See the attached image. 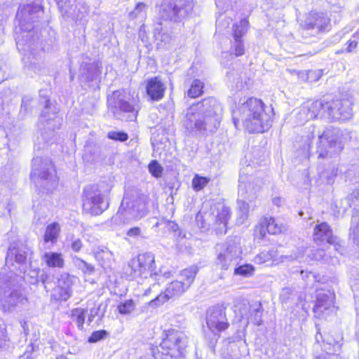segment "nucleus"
I'll return each instance as SVG.
<instances>
[{
    "instance_id": "f257e3e1",
    "label": "nucleus",
    "mask_w": 359,
    "mask_h": 359,
    "mask_svg": "<svg viewBox=\"0 0 359 359\" xmlns=\"http://www.w3.org/2000/svg\"><path fill=\"white\" fill-rule=\"evenodd\" d=\"M42 8L37 4L20 6L17 12L15 19L18 26L15 29L16 46L18 50L23 55L22 60L25 66L35 74L44 69L43 61V49L34 28L35 23L43 15Z\"/></svg>"
},
{
    "instance_id": "f03ea898",
    "label": "nucleus",
    "mask_w": 359,
    "mask_h": 359,
    "mask_svg": "<svg viewBox=\"0 0 359 359\" xmlns=\"http://www.w3.org/2000/svg\"><path fill=\"white\" fill-rule=\"evenodd\" d=\"M222 115L220 103L214 97H208L189 107L182 123L187 135L197 137L215 133Z\"/></svg>"
},
{
    "instance_id": "7ed1b4c3",
    "label": "nucleus",
    "mask_w": 359,
    "mask_h": 359,
    "mask_svg": "<svg viewBox=\"0 0 359 359\" xmlns=\"http://www.w3.org/2000/svg\"><path fill=\"white\" fill-rule=\"evenodd\" d=\"M240 121L250 133H264L272 123L269 116L264 112L262 101L255 97L248 98L233 111V122L236 128Z\"/></svg>"
},
{
    "instance_id": "20e7f679",
    "label": "nucleus",
    "mask_w": 359,
    "mask_h": 359,
    "mask_svg": "<svg viewBox=\"0 0 359 359\" xmlns=\"http://www.w3.org/2000/svg\"><path fill=\"white\" fill-rule=\"evenodd\" d=\"M351 103L348 100H337L331 102L316 100L309 105L302 107L299 116L302 123L316 118L318 115L334 121H344L352 115Z\"/></svg>"
},
{
    "instance_id": "39448f33",
    "label": "nucleus",
    "mask_w": 359,
    "mask_h": 359,
    "mask_svg": "<svg viewBox=\"0 0 359 359\" xmlns=\"http://www.w3.org/2000/svg\"><path fill=\"white\" fill-rule=\"evenodd\" d=\"M111 188L105 183L87 186L83 191V210L92 215H99L109 208Z\"/></svg>"
},
{
    "instance_id": "423d86ee",
    "label": "nucleus",
    "mask_w": 359,
    "mask_h": 359,
    "mask_svg": "<svg viewBox=\"0 0 359 359\" xmlns=\"http://www.w3.org/2000/svg\"><path fill=\"white\" fill-rule=\"evenodd\" d=\"M147 197L145 195H139L131 201H128L124 197L117 213L111 219V225L126 224L133 219L143 217L147 212Z\"/></svg>"
},
{
    "instance_id": "0eeeda50",
    "label": "nucleus",
    "mask_w": 359,
    "mask_h": 359,
    "mask_svg": "<svg viewBox=\"0 0 359 359\" xmlns=\"http://www.w3.org/2000/svg\"><path fill=\"white\" fill-rule=\"evenodd\" d=\"M318 158H330L337 156L344 149L343 135L337 128H327L318 135L316 143Z\"/></svg>"
},
{
    "instance_id": "6e6552de",
    "label": "nucleus",
    "mask_w": 359,
    "mask_h": 359,
    "mask_svg": "<svg viewBox=\"0 0 359 359\" xmlns=\"http://www.w3.org/2000/svg\"><path fill=\"white\" fill-rule=\"evenodd\" d=\"M31 180L36 186L43 187L47 191L50 190L57 184L56 172L50 158L34 157L32 159Z\"/></svg>"
},
{
    "instance_id": "1a4fd4ad",
    "label": "nucleus",
    "mask_w": 359,
    "mask_h": 359,
    "mask_svg": "<svg viewBox=\"0 0 359 359\" xmlns=\"http://www.w3.org/2000/svg\"><path fill=\"white\" fill-rule=\"evenodd\" d=\"M126 274L130 280L137 278H151L157 276L154 255L151 252L139 254L130 260L126 269Z\"/></svg>"
},
{
    "instance_id": "9d476101",
    "label": "nucleus",
    "mask_w": 359,
    "mask_h": 359,
    "mask_svg": "<svg viewBox=\"0 0 359 359\" xmlns=\"http://www.w3.org/2000/svg\"><path fill=\"white\" fill-rule=\"evenodd\" d=\"M217 265L222 270H228L238 264L242 253L238 237H229L223 243L217 245Z\"/></svg>"
},
{
    "instance_id": "9b49d317",
    "label": "nucleus",
    "mask_w": 359,
    "mask_h": 359,
    "mask_svg": "<svg viewBox=\"0 0 359 359\" xmlns=\"http://www.w3.org/2000/svg\"><path fill=\"white\" fill-rule=\"evenodd\" d=\"M107 104L109 111L117 119L131 121L137 118L138 109L127 100L122 90H114L108 95Z\"/></svg>"
},
{
    "instance_id": "f8f14e48",
    "label": "nucleus",
    "mask_w": 359,
    "mask_h": 359,
    "mask_svg": "<svg viewBox=\"0 0 359 359\" xmlns=\"http://www.w3.org/2000/svg\"><path fill=\"white\" fill-rule=\"evenodd\" d=\"M192 0H164L160 10L161 18L177 22L187 17L193 10Z\"/></svg>"
},
{
    "instance_id": "ddd939ff",
    "label": "nucleus",
    "mask_w": 359,
    "mask_h": 359,
    "mask_svg": "<svg viewBox=\"0 0 359 359\" xmlns=\"http://www.w3.org/2000/svg\"><path fill=\"white\" fill-rule=\"evenodd\" d=\"M28 298L21 288L9 287L0 295V306L4 312L20 311L28 305Z\"/></svg>"
},
{
    "instance_id": "4468645a",
    "label": "nucleus",
    "mask_w": 359,
    "mask_h": 359,
    "mask_svg": "<svg viewBox=\"0 0 359 359\" xmlns=\"http://www.w3.org/2000/svg\"><path fill=\"white\" fill-rule=\"evenodd\" d=\"M165 337L161 343L162 350H168L178 355H185L188 337L182 331L170 329L165 331Z\"/></svg>"
},
{
    "instance_id": "2eb2a0df",
    "label": "nucleus",
    "mask_w": 359,
    "mask_h": 359,
    "mask_svg": "<svg viewBox=\"0 0 359 359\" xmlns=\"http://www.w3.org/2000/svg\"><path fill=\"white\" fill-rule=\"evenodd\" d=\"M56 286L53 289L51 298L57 301H67L72 295V287L76 282V277L62 272L57 277Z\"/></svg>"
},
{
    "instance_id": "dca6fc26",
    "label": "nucleus",
    "mask_w": 359,
    "mask_h": 359,
    "mask_svg": "<svg viewBox=\"0 0 359 359\" xmlns=\"http://www.w3.org/2000/svg\"><path fill=\"white\" fill-rule=\"evenodd\" d=\"M43 99L45 105L40 116V122L50 130L49 136H52L55 129H58L61 126L62 118L56 116L57 109L55 106L52 107L50 100L46 97ZM41 135L46 142L50 141V137H46L43 133Z\"/></svg>"
},
{
    "instance_id": "f3484780",
    "label": "nucleus",
    "mask_w": 359,
    "mask_h": 359,
    "mask_svg": "<svg viewBox=\"0 0 359 359\" xmlns=\"http://www.w3.org/2000/svg\"><path fill=\"white\" fill-rule=\"evenodd\" d=\"M206 323L212 332L226 330L229 323L226 316V307L217 304L210 308L207 311Z\"/></svg>"
},
{
    "instance_id": "a211bd4d",
    "label": "nucleus",
    "mask_w": 359,
    "mask_h": 359,
    "mask_svg": "<svg viewBox=\"0 0 359 359\" xmlns=\"http://www.w3.org/2000/svg\"><path fill=\"white\" fill-rule=\"evenodd\" d=\"M262 187V181L253 176H248L243 173L240 175L238 185V197L253 201Z\"/></svg>"
},
{
    "instance_id": "6ab92c4d",
    "label": "nucleus",
    "mask_w": 359,
    "mask_h": 359,
    "mask_svg": "<svg viewBox=\"0 0 359 359\" xmlns=\"http://www.w3.org/2000/svg\"><path fill=\"white\" fill-rule=\"evenodd\" d=\"M187 290V288L182 284V280H174L167 285L163 292H161L160 294L151 299L149 305L152 308L158 307L172 298L181 296Z\"/></svg>"
},
{
    "instance_id": "aec40b11",
    "label": "nucleus",
    "mask_w": 359,
    "mask_h": 359,
    "mask_svg": "<svg viewBox=\"0 0 359 359\" xmlns=\"http://www.w3.org/2000/svg\"><path fill=\"white\" fill-rule=\"evenodd\" d=\"M334 293L328 290H318L316 304L313 309L315 316L323 318L333 311L334 309Z\"/></svg>"
},
{
    "instance_id": "412c9836",
    "label": "nucleus",
    "mask_w": 359,
    "mask_h": 359,
    "mask_svg": "<svg viewBox=\"0 0 359 359\" xmlns=\"http://www.w3.org/2000/svg\"><path fill=\"white\" fill-rule=\"evenodd\" d=\"M248 26V21L245 18L242 19L239 23H236L233 25V41L232 42L231 47V53L230 54L228 53H223V58L228 55L232 56V54L236 57L244 54L245 48L242 41V37L247 32Z\"/></svg>"
},
{
    "instance_id": "4be33fe9",
    "label": "nucleus",
    "mask_w": 359,
    "mask_h": 359,
    "mask_svg": "<svg viewBox=\"0 0 359 359\" xmlns=\"http://www.w3.org/2000/svg\"><path fill=\"white\" fill-rule=\"evenodd\" d=\"M328 18L322 14L313 13L306 18L303 26V35H315L320 32H325L328 25Z\"/></svg>"
},
{
    "instance_id": "5701e85b",
    "label": "nucleus",
    "mask_w": 359,
    "mask_h": 359,
    "mask_svg": "<svg viewBox=\"0 0 359 359\" xmlns=\"http://www.w3.org/2000/svg\"><path fill=\"white\" fill-rule=\"evenodd\" d=\"M313 240L318 245L324 241L332 244L337 251H339L341 248L340 245L336 242L337 237L333 236L332 231L327 222H321L316 225L313 230Z\"/></svg>"
},
{
    "instance_id": "b1692460",
    "label": "nucleus",
    "mask_w": 359,
    "mask_h": 359,
    "mask_svg": "<svg viewBox=\"0 0 359 359\" xmlns=\"http://www.w3.org/2000/svg\"><path fill=\"white\" fill-rule=\"evenodd\" d=\"M101 67L98 62L90 60L83 61L79 67V79L81 83H88L98 79Z\"/></svg>"
},
{
    "instance_id": "393cba45",
    "label": "nucleus",
    "mask_w": 359,
    "mask_h": 359,
    "mask_svg": "<svg viewBox=\"0 0 359 359\" xmlns=\"http://www.w3.org/2000/svg\"><path fill=\"white\" fill-rule=\"evenodd\" d=\"M215 224L222 225L220 231L226 228L228 220L231 217L230 208L222 203H218L211 208V212L207 215Z\"/></svg>"
},
{
    "instance_id": "a878e982",
    "label": "nucleus",
    "mask_w": 359,
    "mask_h": 359,
    "mask_svg": "<svg viewBox=\"0 0 359 359\" xmlns=\"http://www.w3.org/2000/svg\"><path fill=\"white\" fill-rule=\"evenodd\" d=\"M31 254L30 248L26 245H11L8 250L6 262L14 260L17 264L22 265L26 264L27 257Z\"/></svg>"
},
{
    "instance_id": "bb28decb",
    "label": "nucleus",
    "mask_w": 359,
    "mask_h": 359,
    "mask_svg": "<svg viewBox=\"0 0 359 359\" xmlns=\"http://www.w3.org/2000/svg\"><path fill=\"white\" fill-rule=\"evenodd\" d=\"M165 90V85L158 77L154 76L147 80L146 92L152 101L161 100L164 96Z\"/></svg>"
},
{
    "instance_id": "cd10ccee",
    "label": "nucleus",
    "mask_w": 359,
    "mask_h": 359,
    "mask_svg": "<svg viewBox=\"0 0 359 359\" xmlns=\"http://www.w3.org/2000/svg\"><path fill=\"white\" fill-rule=\"evenodd\" d=\"M62 10L76 22L82 21L89 13V7L83 1H79L74 6L65 1Z\"/></svg>"
},
{
    "instance_id": "c85d7f7f",
    "label": "nucleus",
    "mask_w": 359,
    "mask_h": 359,
    "mask_svg": "<svg viewBox=\"0 0 359 359\" xmlns=\"http://www.w3.org/2000/svg\"><path fill=\"white\" fill-rule=\"evenodd\" d=\"M41 260L50 268L62 269L65 265L62 255L58 252H45L41 257Z\"/></svg>"
},
{
    "instance_id": "c756f323",
    "label": "nucleus",
    "mask_w": 359,
    "mask_h": 359,
    "mask_svg": "<svg viewBox=\"0 0 359 359\" xmlns=\"http://www.w3.org/2000/svg\"><path fill=\"white\" fill-rule=\"evenodd\" d=\"M93 253L96 260L103 268L109 266L113 259V253L106 247L98 246L94 249Z\"/></svg>"
},
{
    "instance_id": "7c9ffc66",
    "label": "nucleus",
    "mask_w": 359,
    "mask_h": 359,
    "mask_svg": "<svg viewBox=\"0 0 359 359\" xmlns=\"http://www.w3.org/2000/svg\"><path fill=\"white\" fill-rule=\"evenodd\" d=\"M249 305V316L248 318L255 325H261L262 324V313L263 309L262 304L259 302H253Z\"/></svg>"
},
{
    "instance_id": "2f4dec72",
    "label": "nucleus",
    "mask_w": 359,
    "mask_h": 359,
    "mask_svg": "<svg viewBox=\"0 0 359 359\" xmlns=\"http://www.w3.org/2000/svg\"><path fill=\"white\" fill-rule=\"evenodd\" d=\"M198 272V268L195 265H192L180 272L179 280H182V284L188 290L194 283Z\"/></svg>"
},
{
    "instance_id": "473e14b6",
    "label": "nucleus",
    "mask_w": 359,
    "mask_h": 359,
    "mask_svg": "<svg viewBox=\"0 0 359 359\" xmlns=\"http://www.w3.org/2000/svg\"><path fill=\"white\" fill-rule=\"evenodd\" d=\"M227 81L231 84L232 90L239 91L244 87V83L241 79V75L234 69L228 71L226 74Z\"/></svg>"
},
{
    "instance_id": "72a5a7b5",
    "label": "nucleus",
    "mask_w": 359,
    "mask_h": 359,
    "mask_svg": "<svg viewBox=\"0 0 359 359\" xmlns=\"http://www.w3.org/2000/svg\"><path fill=\"white\" fill-rule=\"evenodd\" d=\"M60 231V227L58 223L53 222L49 224L46 229L44 234V242L48 243L50 242L52 244L56 243L59 233Z\"/></svg>"
},
{
    "instance_id": "f704fd0d",
    "label": "nucleus",
    "mask_w": 359,
    "mask_h": 359,
    "mask_svg": "<svg viewBox=\"0 0 359 359\" xmlns=\"http://www.w3.org/2000/svg\"><path fill=\"white\" fill-rule=\"evenodd\" d=\"M87 309L76 308L71 311V318L76 323L78 328L81 330L83 328V324L87 314Z\"/></svg>"
},
{
    "instance_id": "c9c22d12",
    "label": "nucleus",
    "mask_w": 359,
    "mask_h": 359,
    "mask_svg": "<svg viewBox=\"0 0 359 359\" xmlns=\"http://www.w3.org/2000/svg\"><path fill=\"white\" fill-rule=\"evenodd\" d=\"M278 252L275 249H271L269 251H263L257 255L254 261L256 264H262L269 261L273 260L278 261Z\"/></svg>"
},
{
    "instance_id": "e433bc0d",
    "label": "nucleus",
    "mask_w": 359,
    "mask_h": 359,
    "mask_svg": "<svg viewBox=\"0 0 359 359\" xmlns=\"http://www.w3.org/2000/svg\"><path fill=\"white\" fill-rule=\"evenodd\" d=\"M72 262L76 267L82 271L84 273L92 274L95 271V268L93 265L76 256L72 257Z\"/></svg>"
},
{
    "instance_id": "4c0bfd02",
    "label": "nucleus",
    "mask_w": 359,
    "mask_h": 359,
    "mask_svg": "<svg viewBox=\"0 0 359 359\" xmlns=\"http://www.w3.org/2000/svg\"><path fill=\"white\" fill-rule=\"evenodd\" d=\"M203 83L199 79H195L193 81L191 88L188 90L187 95L191 98H196L201 95L203 93Z\"/></svg>"
},
{
    "instance_id": "58836bf2",
    "label": "nucleus",
    "mask_w": 359,
    "mask_h": 359,
    "mask_svg": "<svg viewBox=\"0 0 359 359\" xmlns=\"http://www.w3.org/2000/svg\"><path fill=\"white\" fill-rule=\"evenodd\" d=\"M32 273L34 274L35 276H31L32 280L29 281L30 283L35 284L40 281L43 283L45 290L48 292V290L47 289L46 284L48 278V275L45 271H40V269H37V271H33Z\"/></svg>"
},
{
    "instance_id": "ea45409f",
    "label": "nucleus",
    "mask_w": 359,
    "mask_h": 359,
    "mask_svg": "<svg viewBox=\"0 0 359 359\" xmlns=\"http://www.w3.org/2000/svg\"><path fill=\"white\" fill-rule=\"evenodd\" d=\"M266 226L270 234H278L282 231L283 226L273 217L266 219Z\"/></svg>"
},
{
    "instance_id": "a19ab883",
    "label": "nucleus",
    "mask_w": 359,
    "mask_h": 359,
    "mask_svg": "<svg viewBox=\"0 0 359 359\" xmlns=\"http://www.w3.org/2000/svg\"><path fill=\"white\" fill-rule=\"evenodd\" d=\"M209 178L202 177L196 174L192 180V187L195 191H198L203 189L209 183Z\"/></svg>"
},
{
    "instance_id": "79ce46f5",
    "label": "nucleus",
    "mask_w": 359,
    "mask_h": 359,
    "mask_svg": "<svg viewBox=\"0 0 359 359\" xmlns=\"http://www.w3.org/2000/svg\"><path fill=\"white\" fill-rule=\"evenodd\" d=\"M135 307L134 302L132 299H128L120 303L118 306V310L121 314L126 315L134 311Z\"/></svg>"
},
{
    "instance_id": "37998d69",
    "label": "nucleus",
    "mask_w": 359,
    "mask_h": 359,
    "mask_svg": "<svg viewBox=\"0 0 359 359\" xmlns=\"http://www.w3.org/2000/svg\"><path fill=\"white\" fill-rule=\"evenodd\" d=\"M349 207L353 208L355 212H359V189L354 191L346 198Z\"/></svg>"
},
{
    "instance_id": "c03bdc74",
    "label": "nucleus",
    "mask_w": 359,
    "mask_h": 359,
    "mask_svg": "<svg viewBox=\"0 0 359 359\" xmlns=\"http://www.w3.org/2000/svg\"><path fill=\"white\" fill-rule=\"evenodd\" d=\"M254 271V268L250 264H244L234 268V274L245 277L250 276Z\"/></svg>"
},
{
    "instance_id": "a18cd8bd",
    "label": "nucleus",
    "mask_w": 359,
    "mask_h": 359,
    "mask_svg": "<svg viewBox=\"0 0 359 359\" xmlns=\"http://www.w3.org/2000/svg\"><path fill=\"white\" fill-rule=\"evenodd\" d=\"M147 6L145 4L140 2L137 4L135 8L129 13L131 19H135L139 17H143L146 13Z\"/></svg>"
},
{
    "instance_id": "49530a36",
    "label": "nucleus",
    "mask_w": 359,
    "mask_h": 359,
    "mask_svg": "<svg viewBox=\"0 0 359 359\" xmlns=\"http://www.w3.org/2000/svg\"><path fill=\"white\" fill-rule=\"evenodd\" d=\"M149 170L152 176L155 177H160L163 173V168L156 160H153L149 164Z\"/></svg>"
},
{
    "instance_id": "de8ad7c7",
    "label": "nucleus",
    "mask_w": 359,
    "mask_h": 359,
    "mask_svg": "<svg viewBox=\"0 0 359 359\" xmlns=\"http://www.w3.org/2000/svg\"><path fill=\"white\" fill-rule=\"evenodd\" d=\"M108 336V332L104 330L94 331L88 337L89 343H97Z\"/></svg>"
},
{
    "instance_id": "09e8293b",
    "label": "nucleus",
    "mask_w": 359,
    "mask_h": 359,
    "mask_svg": "<svg viewBox=\"0 0 359 359\" xmlns=\"http://www.w3.org/2000/svg\"><path fill=\"white\" fill-rule=\"evenodd\" d=\"M246 200L241 197H238V208L241 213V219L243 220L246 219L249 210V205L246 203Z\"/></svg>"
},
{
    "instance_id": "8fccbe9b",
    "label": "nucleus",
    "mask_w": 359,
    "mask_h": 359,
    "mask_svg": "<svg viewBox=\"0 0 359 359\" xmlns=\"http://www.w3.org/2000/svg\"><path fill=\"white\" fill-rule=\"evenodd\" d=\"M10 346V339L5 328L0 326V350H7Z\"/></svg>"
},
{
    "instance_id": "3c124183",
    "label": "nucleus",
    "mask_w": 359,
    "mask_h": 359,
    "mask_svg": "<svg viewBox=\"0 0 359 359\" xmlns=\"http://www.w3.org/2000/svg\"><path fill=\"white\" fill-rule=\"evenodd\" d=\"M158 42L157 46L158 48H165L169 45L172 41V36L168 32H163L158 36V39H156Z\"/></svg>"
},
{
    "instance_id": "603ef678",
    "label": "nucleus",
    "mask_w": 359,
    "mask_h": 359,
    "mask_svg": "<svg viewBox=\"0 0 359 359\" xmlns=\"http://www.w3.org/2000/svg\"><path fill=\"white\" fill-rule=\"evenodd\" d=\"M107 137L111 140L121 142L126 141L128 139V134L121 131H110L108 133Z\"/></svg>"
},
{
    "instance_id": "864d4df0",
    "label": "nucleus",
    "mask_w": 359,
    "mask_h": 359,
    "mask_svg": "<svg viewBox=\"0 0 359 359\" xmlns=\"http://www.w3.org/2000/svg\"><path fill=\"white\" fill-rule=\"evenodd\" d=\"M162 292L158 283H154L150 285L144 292V296H149L153 294L155 297Z\"/></svg>"
},
{
    "instance_id": "5fc2aeb1",
    "label": "nucleus",
    "mask_w": 359,
    "mask_h": 359,
    "mask_svg": "<svg viewBox=\"0 0 359 359\" xmlns=\"http://www.w3.org/2000/svg\"><path fill=\"white\" fill-rule=\"evenodd\" d=\"M323 73L322 69L310 70L307 73V78L311 82L316 81L320 79V77L323 76Z\"/></svg>"
},
{
    "instance_id": "6e6d98bb",
    "label": "nucleus",
    "mask_w": 359,
    "mask_h": 359,
    "mask_svg": "<svg viewBox=\"0 0 359 359\" xmlns=\"http://www.w3.org/2000/svg\"><path fill=\"white\" fill-rule=\"evenodd\" d=\"M184 357L183 355H178L168 350H163L161 353V359H180Z\"/></svg>"
},
{
    "instance_id": "4d7b16f0",
    "label": "nucleus",
    "mask_w": 359,
    "mask_h": 359,
    "mask_svg": "<svg viewBox=\"0 0 359 359\" xmlns=\"http://www.w3.org/2000/svg\"><path fill=\"white\" fill-rule=\"evenodd\" d=\"M33 101V98L31 96H24L22 100L20 113L26 114L29 109V107L31 102Z\"/></svg>"
},
{
    "instance_id": "13d9d810",
    "label": "nucleus",
    "mask_w": 359,
    "mask_h": 359,
    "mask_svg": "<svg viewBox=\"0 0 359 359\" xmlns=\"http://www.w3.org/2000/svg\"><path fill=\"white\" fill-rule=\"evenodd\" d=\"M34 346L32 344H30L27 347L25 353L20 356L19 359H34Z\"/></svg>"
},
{
    "instance_id": "bf43d9fd",
    "label": "nucleus",
    "mask_w": 359,
    "mask_h": 359,
    "mask_svg": "<svg viewBox=\"0 0 359 359\" xmlns=\"http://www.w3.org/2000/svg\"><path fill=\"white\" fill-rule=\"evenodd\" d=\"M166 229L171 232L177 233L179 231V226L172 221H167L165 223Z\"/></svg>"
},
{
    "instance_id": "052dcab7",
    "label": "nucleus",
    "mask_w": 359,
    "mask_h": 359,
    "mask_svg": "<svg viewBox=\"0 0 359 359\" xmlns=\"http://www.w3.org/2000/svg\"><path fill=\"white\" fill-rule=\"evenodd\" d=\"M82 247L83 243L79 238L74 239L71 244L72 250L76 252H79Z\"/></svg>"
},
{
    "instance_id": "680f3d73",
    "label": "nucleus",
    "mask_w": 359,
    "mask_h": 359,
    "mask_svg": "<svg viewBox=\"0 0 359 359\" xmlns=\"http://www.w3.org/2000/svg\"><path fill=\"white\" fill-rule=\"evenodd\" d=\"M141 229L139 227H133L130 229L126 234L128 236L136 238L141 236Z\"/></svg>"
},
{
    "instance_id": "e2e57ef3",
    "label": "nucleus",
    "mask_w": 359,
    "mask_h": 359,
    "mask_svg": "<svg viewBox=\"0 0 359 359\" xmlns=\"http://www.w3.org/2000/svg\"><path fill=\"white\" fill-rule=\"evenodd\" d=\"M99 311V308H93L90 311V313L88 316V323L90 325L91 322L93 320L94 318L97 315Z\"/></svg>"
},
{
    "instance_id": "0e129e2a",
    "label": "nucleus",
    "mask_w": 359,
    "mask_h": 359,
    "mask_svg": "<svg viewBox=\"0 0 359 359\" xmlns=\"http://www.w3.org/2000/svg\"><path fill=\"white\" fill-rule=\"evenodd\" d=\"M315 258L317 260H323V261H327V259L325 258L327 256L325 254V252L323 250L318 249L316 250V253L314 254Z\"/></svg>"
},
{
    "instance_id": "69168bd1",
    "label": "nucleus",
    "mask_w": 359,
    "mask_h": 359,
    "mask_svg": "<svg viewBox=\"0 0 359 359\" xmlns=\"http://www.w3.org/2000/svg\"><path fill=\"white\" fill-rule=\"evenodd\" d=\"M299 254L298 255H285V256H281V261L283 262L284 259H287V260H293V259H298L301 257H302V250L300 251V250H299Z\"/></svg>"
},
{
    "instance_id": "338daca9",
    "label": "nucleus",
    "mask_w": 359,
    "mask_h": 359,
    "mask_svg": "<svg viewBox=\"0 0 359 359\" xmlns=\"http://www.w3.org/2000/svg\"><path fill=\"white\" fill-rule=\"evenodd\" d=\"M162 22L158 23L154 29V36L156 39H158V36L162 34L163 31Z\"/></svg>"
},
{
    "instance_id": "774afa93",
    "label": "nucleus",
    "mask_w": 359,
    "mask_h": 359,
    "mask_svg": "<svg viewBox=\"0 0 359 359\" xmlns=\"http://www.w3.org/2000/svg\"><path fill=\"white\" fill-rule=\"evenodd\" d=\"M353 242L359 246V224L353 229Z\"/></svg>"
}]
</instances>
